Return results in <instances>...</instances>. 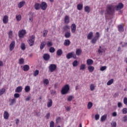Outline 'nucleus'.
Returning a JSON list of instances; mask_svg holds the SVG:
<instances>
[{
  "instance_id": "f257e3e1",
  "label": "nucleus",
  "mask_w": 127,
  "mask_h": 127,
  "mask_svg": "<svg viewBox=\"0 0 127 127\" xmlns=\"http://www.w3.org/2000/svg\"><path fill=\"white\" fill-rule=\"evenodd\" d=\"M116 6L114 5H108L106 8V12L109 15H113L115 13Z\"/></svg>"
},
{
  "instance_id": "f03ea898",
  "label": "nucleus",
  "mask_w": 127,
  "mask_h": 127,
  "mask_svg": "<svg viewBox=\"0 0 127 127\" xmlns=\"http://www.w3.org/2000/svg\"><path fill=\"white\" fill-rule=\"evenodd\" d=\"M69 90H70V87H69V85L66 84L64 87H63L61 93L62 95H66L68 92H69Z\"/></svg>"
},
{
  "instance_id": "7ed1b4c3",
  "label": "nucleus",
  "mask_w": 127,
  "mask_h": 127,
  "mask_svg": "<svg viewBox=\"0 0 127 127\" xmlns=\"http://www.w3.org/2000/svg\"><path fill=\"white\" fill-rule=\"evenodd\" d=\"M96 36L91 39V43L92 44H96L97 41L100 38V33L97 32L96 33Z\"/></svg>"
},
{
  "instance_id": "20e7f679",
  "label": "nucleus",
  "mask_w": 127,
  "mask_h": 127,
  "mask_svg": "<svg viewBox=\"0 0 127 127\" xmlns=\"http://www.w3.org/2000/svg\"><path fill=\"white\" fill-rule=\"evenodd\" d=\"M57 69V65L55 64H51L49 66V71L52 72H54Z\"/></svg>"
},
{
  "instance_id": "39448f33",
  "label": "nucleus",
  "mask_w": 127,
  "mask_h": 127,
  "mask_svg": "<svg viewBox=\"0 0 127 127\" xmlns=\"http://www.w3.org/2000/svg\"><path fill=\"white\" fill-rule=\"evenodd\" d=\"M34 40H35V36L32 35L30 39L28 41L30 46H33V44H34Z\"/></svg>"
},
{
  "instance_id": "423d86ee",
  "label": "nucleus",
  "mask_w": 127,
  "mask_h": 127,
  "mask_svg": "<svg viewBox=\"0 0 127 127\" xmlns=\"http://www.w3.org/2000/svg\"><path fill=\"white\" fill-rule=\"evenodd\" d=\"M25 34H26V31L25 30H21L19 31L18 36L19 38H23Z\"/></svg>"
},
{
  "instance_id": "0eeeda50",
  "label": "nucleus",
  "mask_w": 127,
  "mask_h": 127,
  "mask_svg": "<svg viewBox=\"0 0 127 127\" xmlns=\"http://www.w3.org/2000/svg\"><path fill=\"white\" fill-rule=\"evenodd\" d=\"M116 6V10H121V9L124 8V4L123 3H119Z\"/></svg>"
},
{
  "instance_id": "6e6552de",
  "label": "nucleus",
  "mask_w": 127,
  "mask_h": 127,
  "mask_svg": "<svg viewBox=\"0 0 127 127\" xmlns=\"http://www.w3.org/2000/svg\"><path fill=\"white\" fill-rule=\"evenodd\" d=\"M40 6L41 9L43 10H45L47 8V4L45 2H42L40 4Z\"/></svg>"
},
{
  "instance_id": "1a4fd4ad",
  "label": "nucleus",
  "mask_w": 127,
  "mask_h": 127,
  "mask_svg": "<svg viewBox=\"0 0 127 127\" xmlns=\"http://www.w3.org/2000/svg\"><path fill=\"white\" fill-rule=\"evenodd\" d=\"M118 31L119 32H124L125 29L124 28V25H119L118 26Z\"/></svg>"
},
{
  "instance_id": "9d476101",
  "label": "nucleus",
  "mask_w": 127,
  "mask_h": 127,
  "mask_svg": "<svg viewBox=\"0 0 127 127\" xmlns=\"http://www.w3.org/2000/svg\"><path fill=\"white\" fill-rule=\"evenodd\" d=\"M43 59L45 61H48L50 59V55L48 54H45L43 55Z\"/></svg>"
},
{
  "instance_id": "9b49d317",
  "label": "nucleus",
  "mask_w": 127,
  "mask_h": 127,
  "mask_svg": "<svg viewBox=\"0 0 127 127\" xmlns=\"http://www.w3.org/2000/svg\"><path fill=\"white\" fill-rule=\"evenodd\" d=\"M71 28V32L72 33H74L75 31H76V24H75L74 23L72 24L70 27Z\"/></svg>"
},
{
  "instance_id": "f8f14e48",
  "label": "nucleus",
  "mask_w": 127,
  "mask_h": 127,
  "mask_svg": "<svg viewBox=\"0 0 127 127\" xmlns=\"http://www.w3.org/2000/svg\"><path fill=\"white\" fill-rule=\"evenodd\" d=\"M15 46V42L12 41L10 43V46H9L10 51H12V49H13V48H14Z\"/></svg>"
},
{
  "instance_id": "ddd939ff",
  "label": "nucleus",
  "mask_w": 127,
  "mask_h": 127,
  "mask_svg": "<svg viewBox=\"0 0 127 127\" xmlns=\"http://www.w3.org/2000/svg\"><path fill=\"white\" fill-rule=\"evenodd\" d=\"M93 36H94V33L93 32H90L87 35V39L91 40L93 38Z\"/></svg>"
},
{
  "instance_id": "4468645a",
  "label": "nucleus",
  "mask_w": 127,
  "mask_h": 127,
  "mask_svg": "<svg viewBox=\"0 0 127 127\" xmlns=\"http://www.w3.org/2000/svg\"><path fill=\"white\" fill-rule=\"evenodd\" d=\"M8 22V17L7 15L4 16L3 18V23H4V24H6L7 22Z\"/></svg>"
},
{
  "instance_id": "2eb2a0df",
  "label": "nucleus",
  "mask_w": 127,
  "mask_h": 127,
  "mask_svg": "<svg viewBox=\"0 0 127 127\" xmlns=\"http://www.w3.org/2000/svg\"><path fill=\"white\" fill-rule=\"evenodd\" d=\"M69 29H70V26L66 25L63 28V32H64L65 31H68Z\"/></svg>"
},
{
  "instance_id": "dca6fc26",
  "label": "nucleus",
  "mask_w": 127,
  "mask_h": 127,
  "mask_svg": "<svg viewBox=\"0 0 127 127\" xmlns=\"http://www.w3.org/2000/svg\"><path fill=\"white\" fill-rule=\"evenodd\" d=\"M15 92L16 93H20L22 91V86H18L15 89Z\"/></svg>"
},
{
  "instance_id": "f3484780",
  "label": "nucleus",
  "mask_w": 127,
  "mask_h": 127,
  "mask_svg": "<svg viewBox=\"0 0 127 127\" xmlns=\"http://www.w3.org/2000/svg\"><path fill=\"white\" fill-rule=\"evenodd\" d=\"M46 45V42L44 41L43 42L41 43L40 48L41 50H43V49L45 47Z\"/></svg>"
},
{
  "instance_id": "a211bd4d",
  "label": "nucleus",
  "mask_w": 127,
  "mask_h": 127,
  "mask_svg": "<svg viewBox=\"0 0 127 127\" xmlns=\"http://www.w3.org/2000/svg\"><path fill=\"white\" fill-rule=\"evenodd\" d=\"M52 99H49L48 100V102L47 103V107L48 108H51V107H52V104H53Z\"/></svg>"
},
{
  "instance_id": "6ab92c4d",
  "label": "nucleus",
  "mask_w": 127,
  "mask_h": 127,
  "mask_svg": "<svg viewBox=\"0 0 127 127\" xmlns=\"http://www.w3.org/2000/svg\"><path fill=\"white\" fill-rule=\"evenodd\" d=\"M86 63L88 66H90V65H92L94 63V61L92 59H88L87 60Z\"/></svg>"
},
{
  "instance_id": "aec40b11",
  "label": "nucleus",
  "mask_w": 127,
  "mask_h": 127,
  "mask_svg": "<svg viewBox=\"0 0 127 127\" xmlns=\"http://www.w3.org/2000/svg\"><path fill=\"white\" fill-rule=\"evenodd\" d=\"M34 8L36 9V10H38V9H40V4H39V3H36L34 5Z\"/></svg>"
},
{
  "instance_id": "412c9836",
  "label": "nucleus",
  "mask_w": 127,
  "mask_h": 127,
  "mask_svg": "<svg viewBox=\"0 0 127 127\" xmlns=\"http://www.w3.org/2000/svg\"><path fill=\"white\" fill-rule=\"evenodd\" d=\"M22 69L23 71H25V72H27V71H28V70H29V65L25 64L23 66Z\"/></svg>"
},
{
  "instance_id": "4be33fe9",
  "label": "nucleus",
  "mask_w": 127,
  "mask_h": 127,
  "mask_svg": "<svg viewBox=\"0 0 127 127\" xmlns=\"http://www.w3.org/2000/svg\"><path fill=\"white\" fill-rule=\"evenodd\" d=\"M24 4H25V1H22L21 2H20L18 4V7H19V8H21V7H22V6H23V5H24Z\"/></svg>"
},
{
  "instance_id": "5701e85b",
  "label": "nucleus",
  "mask_w": 127,
  "mask_h": 127,
  "mask_svg": "<svg viewBox=\"0 0 127 127\" xmlns=\"http://www.w3.org/2000/svg\"><path fill=\"white\" fill-rule=\"evenodd\" d=\"M70 43L71 42H70V40H69V39H67L64 41V46H69Z\"/></svg>"
},
{
  "instance_id": "b1692460",
  "label": "nucleus",
  "mask_w": 127,
  "mask_h": 127,
  "mask_svg": "<svg viewBox=\"0 0 127 127\" xmlns=\"http://www.w3.org/2000/svg\"><path fill=\"white\" fill-rule=\"evenodd\" d=\"M64 23H69L70 22V20L69 19V16L68 15H66L64 19Z\"/></svg>"
},
{
  "instance_id": "393cba45",
  "label": "nucleus",
  "mask_w": 127,
  "mask_h": 127,
  "mask_svg": "<svg viewBox=\"0 0 127 127\" xmlns=\"http://www.w3.org/2000/svg\"><path fill=\"white\" fill-rule=\"evenodd\" d=\"M84 11H85V12H87V13H89L90 11H91V9L90 7H89V6H86L84 7Z\"/></svg>"
},
{
  "instance_id": "a878e982",
  "label": "nucleus",
  "mask_w": 127,
  "mask_h": 127,
  "mask_svg": "<svg viewBox=\"0 0 127 127\" xmlns=\"http://www.w3.org/2000/svg\"><path fill=\"white\" fill-rule=\"evenodd\" d=\"M63 54V51H62V50L60 49L57 51V55L58 56H61Z\"/></svg>"
},
{
  "instance_id": "bb28decb",
  "label": "nucleus",
  "mask_w": 127,
  "mask_h": 127,
  "mask_svg": "<svg viewBox=\"0 0 127 127\" xmlns=\"http://www.w3.org/2000/svg\"><path fill=\"white\" fill-rule=\"evenodd\" d=\"M66 57L67 59H70V58H72L73 57V52L68 53L66 55Z\"/></svg>"
},
{
  "instance_id": "cd10ccee",
  "label": "nucleus",
  "mask_w": 127,
  "mask_h": 127,
  "mask_svg": "<svg viewBox=\"0 0 127 127\" xmlns=\"http://www.w3.org/2000/svg\"><path fill=\"white\" fill-rule=\"evenodd\" d=\"M3 117L5 120H8L9 117L8 112L5 111L3 114Z\"/></svg>"
},
{
  "instance_id": "c85d7f7f",
  "label": "nucleus",
  "mask_w": 127,
  "mask_h": 127,
  "mask_svg": "<svg viewBox=\"0 0 127 127\" xmlns=\"http://www.w3.org/2000/svg\"><path fill=\"white\" fill-rule=\"evenodd\" d=\"M77 8L78 10H82V9H83V4L79 3L77 5Z\"/></svg>"
},
{
  "instance_id": "c756f323",
  "label": "nucleus",
  "mask_w": 127,
  "mask_h": 127,
  "mask_svg": "<svg viewBox=\"0 0 127 127\" xmlns=\"http://www.w3.org/2000/svg\"><path fill=\"white\" fill-rule=\"evenodd\" d=\"M88 69L89 72L92 73V72H93L95 70V67H94V66H88Z\"/></svg>"
},
{
  "instance_id": "7c9ffc66",
  "label": "nucleus",
  "mask_w": 127,
  "mask_h": 127,
  "mask_svg": "<svg viewBox=\"0 0 127 127\" xmlns=\"http://www.w3.org/2000/svg\"><path fill=\"white\" fill-rule=\"evenodd\" d=\"M70 36H71V33H70L69 32H65L64 34V37H65V38H70Z\"/></svg>"
},
{
  "instance_id": "2f4dec72",
  "label": "nucleus",
  "mask_w": 127,
  "mask_h": 127,
  "mask_svg": "<svg viewBox=\"0 0 127 127\" xmlns=\"http://www.w3.org/2000/svg\"><path fill=\"white\" fill-rule=\"evenodd\" d=\"M113 83H114V79H111L107 82V85H108V86H110V85H112V84H113Z\"/></svg>"
},
{
  "instance_id": "473e14b6",
  "label": "nucleus",
  "mask_w": 127,
  "mask_h": 127,
  "mask_svg": "<svg viewBox=\"0 0 127 127\" xmlns=\"http://www.w3.org/2000/svg\"><path fill=\"white\" fill-rule=\"evenodd\" d=\"M25 91L26 93H28V92H29V91H30V86H29L28 85H27L26 86H25Z\"/></svg>"
},
{
  "instance_id": "72a5a7b5",
  "label": "nucleus",
  "mask_w": 127,
  "mask_h": 127,
  "mask_svg": "<svg viewBox=\"0 0 127 127\" xmlns=\"http://www.w3.org/2000/svg\"><path fill=\"white\" fill-rule=\"evenodd\" d=\"M93 107V103L91 102H88L87 104V108L88 110H90Z\"/></svg>"
},
{
  "instance_id": "f704fd0d",
  "label": "nucleus",
  "mask_w": 127,
  "mask_h": 127,
  "mask_svg": "<svg viewBox=\"0 0 127 127\" xmlns=\"http://www.w3.org/2000/svg\"><path fill=\"white\" fill-rule=\"evenodd\" d=\"M16 102V100H15V99H11L10 103L9 104V106H13V104H15Z\"/></svg>"
},
{
  "instance_id": "c9c22d12",
  "label": "nucleus",
  "mask_w": 127,
  "mask_h": 127,
  "mask_svg": "<svg viewBox=\"0 0 127 127\" xmlns=\"http://www.w3.org/2000/svg\"><path fill=\"white\" fill-rule=\"evenodd\" d=\"M107 119V115H104L101 118V122H105L106 121V119Z\"/></svg>"
},
{
  "instance_id": "e433bc0d",
  "label": "nucleus",
  "mask_w": 127,
  "mask_h": 127,
  "mask_svg": "<svg viewBox=\"0 0 127 127\" xmlns=\"http://www.w3.org/2000/svg\"><path fill=\"white\" fill-rule=\"evenodd\" d=\"M72 65L73 67H77L78 66V61L75 60L72 63Z\"/></svg>"
},
{
  "instance_id": "4c0bfd02",
  "label": "nucleus",
  "mask_w": 127,
  "mask_h": 127,
  "mask_svg": "<svg viewBox=\"0 0 127 127\" xmlns=\"http://www.w3.org/2000/svg\"><path fill=\"white\" fill-rule=\"evenodd\" d=\"M44 84L45 86H47L48 84H49V80L47 79H45L44 80Z\"/></svg>"
},
{
  "instance_id": "58836bf2",
  "label": "nucleus",
  "mask_w": 127,
  "mask_h": 127,
  "mask_svg": "<svg viewBox=\"0 0 127 127\" xmlns=\"http://www.w3.org/2000/svg\"><path fill=\"white\" fill-rule=\"evenodd\" d=\"M53 45V44L52 43V42L51 41H48L47 43V46L48 47H51Z\"/></svg>"
},
{
  "instance_id": "ea45409f",
  "label": "nucleus",
  "mask_w": 127,
  "mask_h": 127,
  "mask_svg": "<svg viewBox=\"0 0 127 127\" xmlns=\"http://www.w3.org/2000/svg\"><path fill=\"white\" fill-rule=\"evenodd\" d=\"M48 33V31L47 30H44L43 31V37H46V36H47Z\"/></svg>"
},
{
  "instance_id": "a19ab883",
  "label": "nucleus",
  "mask_w": 127,
  "mask_h": 127,
  "mask_svg": "<svg viewBox=\"0 0 127 127\" xmlns=\"http://www.w3.org/2000/svg\"><path fill=\"white\" fill-rule=\"evenodd\" d=\"M49 51L51 53H54V52H55V48H54V47H51Z\"/></svg>"
},
{
  "instance_id": "79ce46f5",
  "label": "nucleus",
  "mask_w": 127,
  "mask_h": 127,
  "mask_svg": "<svg viewBox=\"0 0 127 127\" xmlns=\"http://www.w3.org/2000/svg\"><path fill=\"white\" fill-rule=\"evenodd\" d=\"M104 51H105V49H104V48L99 49H98V53H99V54H101Z\"/></svg>"
},
{
  "instance_id": "37998d69",
  "label": "nucleus",
  "mask_w": 127,
  "mask_h": 127,
  "mask_svg": "<svg viewBox=\"0 0 127 127\" xmlns=\"http://www.w3.org/2000/svg\"><path fill=\"white\" fill-rule=\"evenodd\" d=\"M85 69H86V65L84 64H82L80 65V70H85Z\"/></svg>"
},
{
  "instance_id": "c03bdc74",
  "label": "nucleus",
  "mask_w": 127,
  "mask_h": 127,
  "mask_svg": "<svg viewBox=\"0 0 127 127\" xmlns=\"http://www.w3.org/2000/svg\"><path fill=\"white\" fill-rule=\"evenodd\" d=\"M16 20L17 21H20V20H21V15H18L16 16Z\"/></svg>"
},
{
  "instance_id": "a18cd8bd",
  "label": "nucleus",
  "mask_w": 127,
  "mask_h": 127,
  "mask_svg": "<svg viewBox=\"0 0 127 127\" xmlns=\"http://www.w3.org/2000/svg\"><path fill=\"white\" fill-rule=\"evenodd\" d=\"M38 74H39V70H36L35 71H34V72L33 73V75L35 77H36V76H37V75H38Z\"/></svg>"
},
{
  "instance_id": "49530a36",
  "label": "nucleus",
  "mask_w": 127,
  "mask_h": 127,
  "mask_svg": "<svg viewBox=\"0 0 127 127\" xmlns=\"http://www.w3.org/2000/svg\"><path fill=\"white\" fill-rule=\"evenodd\" d=\"M4 92H5V89L2 88L0 90V94L3 95V94H4Z\"/></svg>"
},
{
  "instance_id": "de8ad7c7",
  "label": "nucleus",
  "mask_w": 127,
  "mask_h": 127,
  "mask_svg": "<svg viewBox=\"0 0 127 127\" xmlns=\"http://www.w3.org/2000/svg\"><path fill=\"white\" fill-rule=\"evenodd\" d=\"M24 63V60L22 58L19 60V64H23Z\"/></svg>"
},
{
  "instance_id": "09e8293b",
  "label": "nucleus",
  "mask_w": 127,
  "mask_h": 127,
  "mask_svg": "<svg viewBox=\"0 0 127 127\" xmlns=\"http://www.w3.org/2000/svg\"><path fill=\"white\" fill-rule=\"evenodd\" d=\"M76 54L77 56L80 55V54H81V50H80V49L76 50Z\"/></svg>"
},
{
  "instance_id": "8fccbe9b",
  "label": "nucleus",
  "mask_w": 127,
  "mask_h": 127,
  "mask_svg": "<svg viewBox=\"0 0 127 127\" xmlns=\"http://www.w3.org/2000/svg\"><path fill=\"white\" fill-rule=\"evenodd\" d=\"M21 49L22 50H25V45L24 44H21Z\"/></svg>"
},
{
  "instance_id": "3c124183",
  "label": "nucleus",
  "mask_w": 127,
  "mask_h": 127,
  "mask_svg": "<svg viewBox=\"0 0 127 127\" xmlns=\"http://www.w3.org/2000/svg\"><path fill=\"white\" fill-rule=\"evenodd\" d=\"M72 100H73V96H69L68 97V98H67V101L68 102H71V101H72Z\"/></svg>"
},
{
  "instance_id": "603ef678",
  "label": "nucleus",
  "mask_w": 127,
  "mask_h": 127,
  "mask_svg": "<svg viewBox=\"0 0 127 127\" xmlns=\"http://www.w3.org/2000/svg\"><path fill=\"white\" fill-rule=\"evenodd\" d=\"M111 126L112 127H117V122H113L111 123Z\"/></svg>"
},
{
  "instance_id": "864d4df0",
  "label": "nucleus",
  "mask_w": 127,
  "mask_h": 127,
  "mask_svg": "<svg viewBox=\"0 0 127 127\" xmlns=\"http://www.w3.org/2000/svg\"><path fill=\"white\" fill-rule=\"evenodd\" d=\"M90 88L91 91H94V90H95V86H94V84H91Z\"/></svg>"
},
{
  "instance_id": "5fc2aeb1",
  "label": "nucleus",
  "mask_w": 127,
  "mask_h": 127,
  "mask_svg": "<svg viewBox=\"0 0 127 127\" xmlns=\"http://www.w3.org/2000/svg\"><path fill=\"white\" fill-rule=\"evenodd\" d=\"M123 114H127V108H123Z\"/></svg>"
},
{
  "instance_id": "6e6d98bb",
  "label": "nucleus",
  "mask_w": 127,
  "mask_h": 127,
  "mask_svg": "<svg viewBox=\"0 0 127 127\" xmlns=\"http://www.w3.org/2000/svg\"><path fill=\"white\" fill-rule=\"evenodd\" d=\"M106 69H107V66H102L100 68L101 71H105V70H106Z\"/></svg>"
},
{
  "instance_id": "4d7b16f0",
  "label": "nucleus",
  "mask_w": 127,
  "mask_h": 127,
  "mask_svg": "<svg viewBox=\"0 0 127 127\" xmlns=\"http://www.w3.org/2000/svg\"><path fill=\"white\" fill-rule=\"evenodd\" d=\"M14 98H19V97H20V95H19V94L18 93H15L14 94Z\"/></svg>"
},
{
  "instance_id": "13d9d810",
  "label": "nucleus",
  "mask_w": 127,
  "mask_h": 127,
  "mask_svg": "<svg viewBox=\"0 0 127 127\" xmlns=\"http://www.w3.org/2000/svg\"><path fill=\"white\" fill-rule=\"evenodd\" d=\"M99 119H100V115L99 114H97L95 116V119L96 121H98V120H99Z\"/></svg>"
},
{
  "instance_id": "bf43d9fd",
  "label": "nucleus",
  "mask_w": 127,
  "mask_h": 127,
  "mask_svg": "<svg viewBox=\"0 0 127 127\" xmlns=\"http://www.w3.org/2000/svg\"><path fill=\"white\" fill-rule=\"evenodd\" d=\"M54 122L51 121L50 123V127H54Z\"/></svg>"
},
{
  "instance_id": "052dcab7",
  "label": "nucleus",
  "mask_w": 127,
  "mask_h": 127,
  "mask_svg": "<svg viewBox=\"0 0 127 127\" xmlns=\"http://www.w3.org/2000/svg\"><path fill=\"white\" fill-rule=\"evenodd\" d=\"M61 121V118L59 117L56 119V123L58 124L59 123H60V121Z\"/></svg>"
},
{
  "instance_id": "680f3d73",
  "label": "nucleus",
  "mask_w": 127,
  "mask_h": 127,
  "mask_svg": "<svg viewBox=\"0 0 127 127\" xmlns=\"http://www.w3.org/2000/svg\"><path fill=\"white\" fill-rule=\"evenodd\" d=\"M124 103L125 104V105H127V97H125L124 99Z\"/></svg>"
},
{
  "instance_id": "e2e57ef3",
  "label": "nucleus",
  "mask_w": 127,
  "mask_h": 127,
  "mask_svg": "<svg viewBox=\"0 0 127 127\" xmlns=\"http://www.w3.org/2000/svg\"><path fill=\"white\" fill-rule=\"evenodd\" d=\"M118 108H122L123 107V104L121 102H118Z\"/></svg>"
},
{
  "instance_id": "0e129e2a",
  "label": "nucleus",
  "mask_w": 127,
  "mask_h": 127,
  "mask_svg": "<svg viewBox=\"0 0 127 127\" xmlns=\"http://www.w3.org/2000/svg\"><path fill=\"white\" fill-rule=\"evenodd\" d=\"M51 95H55V94H56V91L53 90H52L51 91Z\"/></svg>"
},
{
  "instance_id": "69168bd1",
  "label": "nucleus",
  "mask_w": 127,
  "mask_h": 127,
  "mask_svg": "<svg viewBox=\"0 0 127 127\" xmlns=\"http://www.w3.org/2000/svg\"><path fill=\"white\" fill-rule=\"evenodd\" d=\"M123 121L124 122V123L127 122V116H125L124 117H123Z\"/></svg>"
},
{
  "instance_id": "338daca9",
  "label": "nucleus",
  "mask_w": 127,
  "mask_h": 127,
  "mask_svg": "<svg viewBox=\"0 0 127 127\" xmlns=\"http://www.w3.org/2000/svg\"><path fill=\"white\" fill-rule=\"evenodd\" d=\"M76 57H77L76 56V54H75V53L72 52V58H73L74 59H76Z\"/></svg>"
},
{
  "instance_id": "774afa93",
  "label": "nucleus",
  "mask_w": 127,
  "mask_h": 127,
  "mask_svg": "<svg viewBox=\"0 0 127 127\" xmlns=\"http://www.w3.org/2000/svg\"><path fill=\"white\" fill-rule=\"evenodd\" d=\"M126 46H127V42L124 43V44L122 45V47H126Z\"/></svg>"
}]
</instances>
